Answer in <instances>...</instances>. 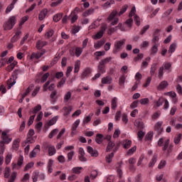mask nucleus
I'll use <instances>...</instances> for the list:
<instances>
[{
	"label": "nucleus",
	"mask_w": 182,
	"mask_h": 182,
	"mask_svg": "<svg viewBox=\"0 0 182 182\" xmlns=\"http://www.w3.org/2000/svg\"><path fill=\"white\" fill-rule=\"evenodd\" d=\"M159 147L162 146V151H164V154L166 156H170V153L173 151V145L170 144V139H164V138H160L158 141Z\"/></svg>",
	"instance_id": "1"
},
{
	"label": "nucleus",
	"mask_w": 182,
	"mask_h": 182,
	"mask_svg": "<svg viewBox=\"0 0 182 182\" xmlns=\"http://www.w3.org/2000/svg\"><path fill=\"white\" fill-rule=\"evenodd\" d=\"M16 23V16H12L9 18V19L5 21L3 24V28L4 31H11L13 29Z\"/></svg>",
	"instance_id": "2"
},
{
	"label": "nucleus",
	"mask_w": 182,
	"mask_h": 182,
	"mask_svg": "<svg viewBox=\"0 0 182 182\" xmlns=\"http://www.w3.org/2000/svg\"><path fill=\"white\" fill-rule=\"evenodd\" d=\"M164 69L165 70H168L169 72H171V63H164L161 67L159 68L158 70V77L159 79H163V76L164 75Z\"/></svg>",
	"instance_id": "3"
},
{
	"label": "nucleus",
	"mask_w": 182,
	"mask_h": 182,
	"mask_svg": "<svg viewBox=\"0 0 182 182\" xmlns=\"http://www.w3.org/2000/svg\"><path fill=\"white\" fill-rule=\"evenodd\" d=\"M42 149L45 151L48 150V156H54V154H56V149L55 148V146L48 142H44Z\"/></svg>",
	"instance_id": "4"
},
{
	"label": "nucleus",
	"mask_w": 182,
	"mask_h": 182,
	"mask_svg": "<svg viewBox=\"0 0 182 182\" xmlns=\"http://www.w3.org/2000/svg\"><path fill=\"white\" fill-rule=\"evenodd\" d=\"M125 42H126L125 39L115 42L114 45V49L112 50V53H117V52H120V50H122Z\"/></svg>",
	"instance_id": "5"
},
{
	"label": "nucleus",
	"mask_w": 182,
	"mask_h": 182,
	"mask_svg": "<svg viewBox=\"0 0 182 182\" xmlns=\"http://www.w3.org/2000/svg\"><path fill=\"white\" fill-rule=\"evenodd\" d=\"M154 132H156L157 134L159 136L161 133H163V131L164 129L163 128V121H159L156 122L154 127Z\"/></svg>",
	"instance_id": "6"
},
{
	"label": "nucleus",
	"mask_w": 182,
	"mask_h": 182,
	"mask_svg": "<svg viewBox=\"0 0 182 182\" xmlns=\"http://www.w3.org/2000/svg\"><path fill=\"white\" fill-rule=\"evenodd\" d=\"M106 29H107V26H106L105 24L102 25L101 29L95 34V36H94V39H100L103 38V35L105 32H106Z\"/></svg>",
	"instance_id": "7"
},
{
	"label": "nucleus",
	"mask_w": 182,
	"mask_h": 182,
	"mask_svg": "<svg viewBox=\"0 0 182 182\" xmlns=\"http://www.w3.org/2000/svg\"><path fill=\"white\" fill-rule=\"evenodd\" d=\"M1 141H4L6 144H9L12 141V138L9 137V135L6 132L1 133Z\"/></svg>",
	"instance_id": "8"
},
{
	"label": "nucleus",
	"mask_w": 182,
	"mask_h": 182,
	"mask_svg": "<svg viewBox=\"0 0 182 182\" xmlns=\"http://www.w3.org/2000/svg\"><path fill=\"white\" fill-rule=\"evenodd\" d=\"M46 52L45 50H42L40 53H33L31 55V59H40V58H42L45 55Z\"/></svg>",
	"instance_id": "9"
},
{
	"label": "nucleus",
	"mask_w": 182,
	"mask_h": 182,
	"mask_svg": "<svg viewBox=\"0 0 182 182\" xmlns=\"http://www.w3.org/2000/svg\"><path fill=\"white\" fill-rule=\"evenodd\" d=\"M79 124H80V119H77L73 124V127L71 129V136H74L76 134V129L79 127Z\"/></svg>",
	"instance_id": "10"
},
{
	"label": "nucleus",
	"mask_w": 182,
	"mask_h": 182,
	"mask_svg": "<svg viewBox=\"0 0 182 182\" xmlns=\"http://www.w3.org/2000/svg\"><path fill=\"white\" fill-rule=\"evenodd\" d=\"M101 82L102 85H112L113 82V78L108 75L102 77Z\"/></svg>",
	"instance_id": "11"
},
{
	"label": "nucleus",
	"mask_w": 182,
	"mask_h": 182,
	"mask_svg": "<svg viewBox=\"0 0 182 182\" xmlns=\"http://www.w3.org/2000/svg\"><path fill=\"white\" fill-rule=\"evenodd\" d=\"M87 150L92 157H97V156H99V152H97V150L93 149L92 146H87Z\"/></svg>",
	"instance_id": "12"
},
{
	"label": "nucleus",
	"mask_w": 182,
	"mask_h": 182,
	"mask_svg": "<svg viewBox=\"0 0 182 182\" xmlns=\"http://www.w3.org/2000/svg\"><path fill=\"white\" fill-rule=\"evenodd\" d=\"M48 15V9H43L38 15L39 21H43Z\"/></svg>",
	"instance_id": "13"
},
{
	"label": "nucleus",
	"mask_w": 182,
	"mask_h": 182,
	"mask_svg": "<svg viewBox=\"0 0 182 182\" xmlns=\"http://www.w3.org/2000/svg\"><path fill=\"white\" fill-rule=\"evenodd\" d=\"M46 45H48V43L46 41L40 40L36 42V48L40 50V49H42V48H43V46H46Z\"/></svg>",
	"instance_id": "14"
},
{
	"label": "nucleus",
	"mask_w": 182,
	"mask_h": 182,
	"mask_svg": "<svg viewBox=\"0 0 182 182\" xmlns=\"http://www.w3.org/2000/svg\"><path fill=\"white\" fill-rule=\"evenodd\" d=\"M42 110V106L41 105H38L37 106L34 107L33 109H30L28 112L29 114H36L38 112Z\"/></svg>",
	"instance_id": "15"
},
{
	"label": "nucleus",
	"mask_w": 182,
	"mask_h": 182,
	"mask_svg": "<svg viewBox=\"0 0 182 182\" xmlns=\"http://www.w3.org/2000/svg\"><path fill=\"white\" fill-rule=\"evenodd\" d=\"M72 109H73V107L72 106H69L68 107H64L63 108V110L64 112L63 115L65 116V117H68V116H69V114H70V112H72Z\"/></svg>",
	"instance_id": "16"
},
{
	"label": "nucleus",
	"mask_w": 182,
	"mask_h": 182,
	"mask_svg": "<svg viewBox=\"0 0 182 182\" xmlns=\"http://www.w3.org/2000/svg\"><path fill=\"white\" fill-rule=\"evenodd\" d=\"M21 35H22V31H17L16 32V34L14 36L13 38H11V42L12 43H15V42H16V41H18V39H19V38L21 37Z\"/></svg>",
	"instance_id": "17"
},
{
	"label": "nucleus",
	"mask_w": 182,
	"mask_h": 182,
	"mask_svg": "<svg viewBox=\"0 0 182 182\" xmlns=\"http://www.w3.org/2000/svg\"><path fill=\"white\" fill-rule=\"evenodd\" d=\"M90 73H92V70L90 68H85L81 75V78L85 79L87 76H89Z\"/></svg>",
	"instance_id": "18"
},
{
	"label": "nucleus",
	"mask_w": 182,
	"mask_h": 182,
	"mask_svg": "<svg viewBox=\"0 0 182 182\" xmlns=\"http://www.w3.org/2000/svg\"><path fill=\"white\" fill-rule=\"evenodd\" d=\"M21 143V139H16L13 142V149L15 150L16 151H18L19 149V144Z\"/></svg>",
	"instance_id": "19"
},
{
	"label": "nucleus",
	"mask_w": 182,
	"mask_h": 182,
	"mask_svg": "<svg viewBox=\"0 0 182 182\" xmlns=\"http://www.w3.org/2000/svg\"><path fill=\"white\" fill-rule=\"evenodd\" d=\"M116 15H117V10H113L107 17V21L112 22V21L114 19Z\"/></svg>",
	"instance_id": "20"
},
{
	"label": "nucleus",
	"mask_w": 182,
	"mask_h": 182,
	"mask_svg": "<svg viewBox=\"0 0 182 182\" xmlns=\"http://www.w3.org/2000/svg\"><path fill=\"white\" fill-rule=\"evenodd\" d=\"M33 87H34L33 84H31L29 85V87L27 88L26 92L23 94V99H25V97H26V96H28V95H29V93L32 92Z\"/></svg>",
	"instance_id": "21"
},
{
	"label": "nucleus",
	"mask_w": 182,
	"mask_h": 182,
	"mask_svg": "<svg viewBox=\"0 0 182 182\" xmlns=\"http://www.w3.org/2000/svg\"><path fill=\"white\" fill-rule=\"evenodd\" d=\"M105 42L106 41L105 40H100L95 43L94 48L95 49H100V48H102L103 46V45H105Z\"/></svg>",
	"instance_id": "22"
},
{
	"label": "nucleus",
	"mask_w": 182,
	"mask_h": 182,
	"mask_svg": "<svg viewBox=\"0 0 182 182\" xmlns=\"http://www.w3.org/2000/svg\"><path fill=\"white\" fill-rule=\"evenodd\" d=\"M114 146H116V144L113 142V141H108L106 151H107V152L112 151V150H113V147H114Z\"/></svg>",
	"instance_id": "23"
},
{
	"label": "nucleus",
	"mask_w": 182,
	"mask_h": 182,
	"mask_svg": "<svg viewBox=\"0 0 182 182\" xmlns=\"http://www.w3.org/2000/svg\"><path fill=\"white\" fill-rule=\"evenodd\" d=\"M97 70L99 73H106V66L102 65V64H100V63H99L97 66Z\"/></svg>",
	"instance_id": "24"
},
{
	"label": "nucleus",
	"mask_w": 182,
	"mask_h": 182,
	"mask_svg": "<svg viewBox=\"0 0 182 182\" xmlns=\"http://www.w3.org/2000/svg\"><path fill=\"white\" fill-rule=\"evenodd\" d=\"M16 65H18V62L13 61L11 64H10L9 66L6 67V70H7V72H12V70L15 69Z\"/></svg>",
	"instance_id": "25"
},
{
	"label": "nucleus",
	"mask_w": 182,
	"mask_h": 182,
	"mask_svg": "<svg viewBox=\"0 0 182 182\" xmlns=\"http://www.w3.org/2000/svg\"><path fill=\"white\" fill-rule=\"evenodd\" d=\"M112 57H108L106 58H104L102 60H100V63L101 65H102L103 66H106V65H107V63H109V62H112Z\"/></svg>",
	"instance_id": "26"
},
{
	"label": "nucleus",
	"mask_w": 182,
	"mask_h": 182,
	"mask_svg": "<svg viewBox=\"0 0 182 182\" xmlns=\"http://www.w3.org/2000/svg\"><path fill=\"white\" fill-rule=\"evenodd\" d=\"M112 57H108L106 58H104L102 60H100V63L101 65H102L103 66H106V65H107V63H109V62H112Z\"/></svg>",
	"instance_id": "27"
},
{
	"label": "nucleus",
	"mask_w": 182,
	"mask_h": 182,
	"mask_svg": "<svg viewBox=\"0 0 182 182\" xmlns=\"http://www.w3.org/2000/svg\"><path fill=\"white\" fill-rule=\"evenodd\" d=\"M168 86V82L167 81L164 80L161 82V83L158 86V89L159 90H161L163 89H166Z\"/></svg>",
	"instance_id": "28"
},
{
	"label": "nucleus",
	"mask_w": 182,
	"mask_h": 182,
	"mask_svg": "<svg viewBox=\"0 0 182 182\" xmlns=\"http://www.w3.org/2000/svg\"><path fill=\"white\" fill-rule=\"evenodd\" d=\"M95 141L97 143V144H102V142L103 141V134H98L96 136Z\"/></svg>",
	"instance_id": "29"
},
{
	"label": "nucleus",
	"mask_w": 182,
	"mask_h": 182,
	"mask_svg": "<svg viewBox=\"0 0 182 182\" xmlns=\"http://www.w3.org/2000/svg\"><path fill=\"white\" fill-rule=\"evenodd\" d=\"M4 176V178H9V176H11V168L8 166L5 168Z\"/></svg>",
	"instance_id": "30"
},
{
	"label": "nucleus",
	"mask_w": 182,
	"mask_h": 182,
	"mask_svg": "<svg viewBox=\"0 0 182 182\" xmlns=\"http://www.w3.org/2000/svg\"><path fill=\"white\" fill-rule=\"evenodd\" d=\"M176 48L177 44L176 43H173L172 44H171L168 50V53H173V52H176Z\"/></svg>",
	"instance_id": "31"
},
{
	"label": "nucleus",
	"mask_w": 182,
	"mask_h": 182,
	"mask_svg": "<svg viewBox=\"0 0 182 182\" xmlns=\"http://www.w3.org/2000/svg\"><path fill=\"white\" fill-rule=\"evenodd\" d=\"M18 176V173L16 172L11 173L10 178H9L8 182H15V180H16V176Z\"/></svg>",
	"instance_id": "32"
},
{
	"label": "nucleus",
	"mask_w": 182,
	"mask_h": 182,
	"mask_svg": "<svg viewBox=\"0 0 182 182\" xmlns=\"http://www.w3.org/2000/svg\"><path fill=\"white\" fill-rule=\"evenodd\" d=\"M156 161H157V154H154L151 161L149 164V167H153V166L156 164Z\"/></svg>",
	"instance_id": "33"
},
{
	"label": "nucleus",
	"mask_w": 182,
	"mask_h": 182,
	"mask_svg": "<svg viewBox=\"0 0 182 182\" xmlns=\"http://www.w3.org/2000/svg\"><path fill=\"white\" fill-rule=\"evenodd\" d=\"M15 83H16V81H15V80L10 78L7 80V89H11V87H12V86H14V85H15Z\"/></svg>",
	"instance_id": "34"
},
{
	"label": "nucleus",
	"mask_w": 182,
	"mask_h": 182,
	"mask_svg": "<svg viewBox=\"0 0 182 182\" xmlns=\"http://www.w3.org/2000/svg\"><path fill=\"white\" fill-rule=\"evenodd\" d=\"M80 70V60H77L75 64L74 73H77Z\"/></svg>",
	"instance_id": "35"
},
{
	"label": "nucleus",
	"mask_w": 182,
	"mask_h": 182,
	"mask_svg": "<svg viewBox=\"0 0 182 182\" xmlns=\"http://www.w3.org/2000/svg\"><path fill=\"white\" fill-rule=\"evenodd\" d=\"M181 136H182L181 134H178L176 135L173 139V142L175 144H178L180 143V141H181Z\"/></svg>",
	"instance_id": "36"
},
{
	"label": "nucleus",
	"mask_w": 182,
	"mask_h": 182,
	"mask_svg": "<svg viewBox=\"0 0 182 182\" xmlns=\"http://www.w3.org/2000/svg\"><path fill=\"white\" fill-rule=\"evenodd\" d=\"M116 107H117V97H114L112 100V110H116Z\"/></svg>",
	"instance_id": "37"
},
{
	"label": "nucleus",
	"mask_w": 182,
	"mask_h": 182,
	"mask_svg": "<svg viewBox=\"0 0 182 182\" xmlns=\"http://www.w3.org/2000/svg\"><path fill=\"white\" fill-rule=\"evenodd\" d=\"M55 33V31L53 30H49L45 33V37L47 39H50L53 36V34Z\"/></svg>",
	"instance_id": "38"
},
{
	"label": "nucleus",
	"mask_w": 182,
	"mask_h": 182,
	"mask_svg": "<svg viewBox=\"0 0 182 182\" xmlns=\"http://www.w3.org/2000/svg\"><path fill=\"white\" fill-rule=\"evenodd\" d=\"M59 132V129H55L51 131V132L48 134V139H53L54 136H56Z\"/></svg>",
	"instance_id": "39"
},
{
	"label": "nucleus",
	"mask_w": 182,
	"mask_h": 182,
	"mask_svg": "<svg viewBox=\"0 0 182 182\" xmlns=\"http://www.w3.org/2000/svg\"><path fill=\"white\" fill-rule=\"evenodd\" d=\"M132 147V141L126 139L124 141V149H130Z\"/></svg>",
	"instance_id": "40"
},
{
	"label": "nucleus",
	"mask_w": 182,
	"mask_h": 182,
	"mask_svg": "<svg viewBox=\"0 0 182 182\" xmlns=\"http://www.w3.org/2000/svg\"><path fill=\"white\" fill-rule=\"evenodd\" d=\"M156 70H157V64H153L151 67V70H150L151 75L154 76Z\"/></svg>",
	"instance_id": "41"
},
{
	"label": "nucleus",
	"mask_w": 182,
	"mask_h": 182,
	"mask_svg": "<svg viewBox=\"0 0 182 182\" xmlns=\"http://www.w3.org/2000/svg\"><path fill=\"white\" fill-rule=\"evenodd\" d=\"M92 14H95V9L91 8L83 13V16H89V15Z\"/></svg>",
	"instance_id": "42"
},
{
	"label": "nucleus",
	"mask_w": 182,
	"mask_h": 182,
	"mask_svg": "<svg viewBox=\"0 0 182 182\" xmlns=\"http://www.w3.org/2000/svg\"><path fill=\"white\" fill-rule=\"evenodd\" d=\"M113 157H114V153L112 152L111 154L106 156V161L107 163H110L112 160L113 159Z\"/></svg>",
	"instance_id": "43"
},
{
	"label": "nucleus",
	"mask_w": 182,
	"mask_h": 182,
	"mask_svg": "<svg viewBox=\"0 0 182 182\" xmlns=\"http://www.w3.org/2000/svg\"><path fill=\"white\" fill-rule=\"evenodd\" d=\"M70 97H72V92H68L64 96V102L68 103V102H69L70 100Z\"/></svg>",
	"instance_id": "44"
},
{
	"label": "nucleus",
	"mask_w": 182,
	"mask_h": 182,
	"mask_svg": "<svg viewBox=\"0 0 182 182\" xmlns=\"http://www.w3.org/2000/svg\"><path fill=\"white\" fill-rule=\"evenodd\" d=\"M82 52H83V48L80 47H77L75 48V56H77V58H79V56L82 55Z\"/></svg>",
	"instance_id": "45"
},
{
	"label": "nucleus",
	"mask_w": 182,
	"mask_h": 182,
	"mask_svg": "<svg viewBox=\"0 0 182 182\" xmlns=\"http://www.w3.org/2000/svg\"><path fill=\"white\" fill-rule=\"evenodd\" d=\"M63 14H58L55 15L53 18L54 22H59L60 19H62Z\"/></svg>",
	"instance_id": "46"
},
{
	"label": "nucleus",
	"mask_w": 182,
	"mask_h": 182,
	"mask_svg": "<svg viewBox=\"0 0 182 182\" xmlns=\"http://www.w3.org/2000/svg\"><path fill=\"white\" fill-rule=\"evenodd\" d=\"M5 144H6L4 141H0V154H4L5 151Z\"/></svg>",
	"instance_id": "47"
},
{
	"label": "nucleus",
	"mask_w": 182,
	"mask_h": 182,
	"mask_svg": "<svg viewBox=\"0 0 182 182\" xmlns=\"http://www.w3.org/2000/svg\"><path fill=\"white\" fill-rule=\"evenodd\" d=\"M38 177H39V171H36L33 172V176H32L33 182L38 181Z\"/></svg>",
	"instance_id": "48"
},
{
	"label": "nucleus",
	"mask_w": 182,
	"mask_h": 182,
	"mask_svg": "<svg viewBox=\"0 0 182 182\" xmlns=\"http://www.w3.org/2000/svg\"><path fill=\"white\" fill-rule=\"evenodd\" d=\"M137 150V146H134V147L131 148L127 152V156H132V154H134V152Z\"/></svg>",
	"instance_id": "49"
},
{
	"label": "nucleus",
	"mask_w": 182,
	"mask_h": 182,
	"mask_svg": "<svg viewBox=\"0 0 182 182\" xmlns=\"http://www.w3.org/2000/svg\"><path fill=\"white\" fill-rule=\"evenodd\" d=\"M161 114V112H160V111L156 112H154L152 116H151V119L153 120H157V119H159V117H160V115Z\"/></svg>",
	"instance_id": "50"
},
{
	"label": "nucleus",
	"mask_w": 182,
	"mask_h": 182,
	"mask_svg": "<svg viewBox=\"0 0 182 182\" xmlns=\"http://www.w3.org/2000/svg\"><path fill=\"white\" fill-rule=\"evenodd\" d=\"M56 122H58V117H54L48 122V125L53 126V124H55Z\"/></svg>",
	"instance_id": "51"
},
{
	"label": "nucleus",
	"mask_w": 182,
	"mask_h": 182,
	"mask_svg": "<svg viewBox=\"0 0 182 182\" xmlns=\"http://www.w3.org/2000/svg\"><path fill=\"white\" fill-rule=\"evenodd\" d=\"M81 170H83V168L77 166L73 168V172L75 173V174H80Z\"/></svg>",
	"instance_id": "52"
},
{
	"label": "nucleus",
	"mask_w": 182,
	"mask_h": 182,
	"mask_svg": "<svg viewBox=\"0 0 182 182\" xmlns=\"http://www.w3.org/2000/svg\"><path fill=\"white\" fill-rule=\"evenodd\" d=\"M11 160H12V154H8L5 158L6 164H9Z\"/></svg>",
	"instance_id": "53"
},
{
	"label": "nucleus",
	"mask_w": 182,
	"mask_h": 182,
	"mask_svg": "<svg viewBox=\"0 0 182 182\" xmlns=\"http://www.w3.org/2000/svg\"><path fill=\"white\" fill-rule=\"evenodd\" d=\"M50 74L49 73H47L46 74H44L41 80V83H45L46 82V80H48V77H49Z\"/></svg>",
	"instance_id": "54"
},
{
	"label": "nucleus",
	"mask_w": 182,
	"mask_h": 182,
	"mask_svg": "<svg viewBox=\"0 0 182 182\" xmlns=\"http://www.w3.org/2000/svg\"><path fill=\"white\" fill-rule=\"evenodd\" d=\"M165 100L166 99H164V97H160L156 102V107H160V106H162Z\"/></svg>",
	"instance_id": "55"
},
{
	"label": "nucleus",
	"mask_w": 182,
	"mask_h": 182,
	"mask_svg": "<svg viewBox=\"0 0 182 182\" xmlns=\"http://www.w3.org/2000/svg\"><path fill=\"white\" fill-rule=\"evenodd\" d=\"M23 164V156H19V158L18 159L17 161V165L18 166V167L21 168L22 167V165Z\"/></svg>",
	"instance_id": "56"
},
{
	"label": "nucleus",
	"mask_w": 182,
	"mask_h": 182,
	"mask_svg": "<svg viewBox=\"0 0 182 182\" xmlns=\"http://www.w3.org/2000/svg\"><path fill=\"white\" fill-rule=\"evenodd\" d=\"M127 8H129L127 5L122 6L120 11L118 14L119 16H120L121 15H123V14H124V12L127 11Z\"/></svg>",
	"instance_id": "57"
},
{
	"label": "nucleus",
	"mask_w": 182,
	"mask_h": 182,
	"mask_svg": "<svg viewBox=\"0 0 182 182\" xmlns=\"http://www.w3.org/2000/svg\"><path fill=\"white\" fill-rule=\"evenodd\" d=\"M35 141V139H33V137L32 136H27L25 143L26 144H32Z\"/></svg>",
	"instance_id": "58"
},
{
	"label": "nucleus",
	"mask_w": 182,
	"mask_h": 182,
	"mask_svg": "<svg viewBox=\"0 0 182 182\" xmlns=\"http://www.w3.org/2000/svg\"><path fill=\"white\" fill-rule=\"evenodd\" d=\"M159 52V48L155 44L151 49V55H156V53Z\"/></svg>",
	"instance_id": "59"
},
{
	"label": "nucleus",
	"mask_w": 182,
	"mask_h": 182,
	"mask_svg": "<svg viewBox=\"0 0 182 182\" xmlns=\"http://www.w3.org/2000/svg\"><path fill=\"white\" fill-rule=\"evenodd\" d=\"M34 166L33 162H30L27 164L24 168V171H28L30 168H32V167Z\"/></svg>",
	"instance_id": "60"
},
{
	"label": "nucleus",
	"mask_w": 182,
	"mask_h": 182,
	"mask_svg": "<svg viewBox=\"0 0 182 182\" xmlns=\"http://www.w3.org/2000/svg\"><path fill=\"white\" fill-rule=\"evenodd\" d=\"M90 177L92 178V180H95V178H96V177H97V171H96V170L92 171L91 173H90Z\"/></svg>",
	"instance_id": "61"
},
{
	"label": "nucleus",
	"mask_w": 182,
	"mask_h": 182,
	"mask_svg": "<svg viewBox=\"0 0 182 182\" xmlns=\"http://www.w3.org/2000/svg\"><path fill=\"white\" fill-rule=\"evenodd\" d=\"M117 31V27H112L108 29L107 33L108 35H112V33H114Z\"/></svg>",
	"instance_id": "62"
},
{
	"label": "nucleus",
	"mask_w": 182,
	"mask_h": 182,
	"mask_svg": "<svg viewBox=\"0 0 182 182\" xmlns=\"http://www.w3.org/2000/svg\"><path fill=\"white\" fill-rule=\"evenodd\" d=\"M15 4H13V3H11L10 5H9L7 6V8L6 9V14H9V12H11V11H12V9L14 8V6Z\"/></svg>",
	"instance_id": "63"
},
{
	"label": "nucleus",
	"mask_w": 182,
	"mask_h": 182,
	"mask_svg": "<svg viewBox=\"0 0 182 182\" xmlns=\"http://www.w3.org/2000/svg\"><path fill=\"white\" fill-rule=\"evenodd\" d=\"M152 139H153V132H149L145 136V140H149L151 141Z\"/></svg>",
	"instance_id": "64"
}]
</instances>
